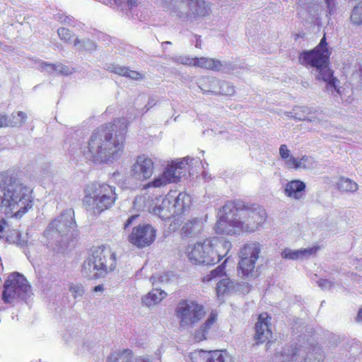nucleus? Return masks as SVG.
Segmentation results:
<instances>
[{"instance_id": "f257e3e1", "label": "nucleus", "mask_w": 362, "mask_h": 362, "mask_svg": "<svg viewBox=\"0 0 362 362\" xmlns=\"http://www.w3.org/2000/svg\"><path fill=\"white\" fill-rule=\"evenodd\" d=\"M127 122L124 118L115 119L95 129L86 146L83 156L90 160L112 163L124 153Z\"/></svg>"}, {"instance_id": "f03ea898", "label": "nucleus", "mask_w": 362, "mask_h": 362, "mask_svg": "<svg viewBox=\"0 0 362 362\" xmlns=\"http://www.w3.org/2000/svg\"><path fill=\"white\" fill-rule=\"evenodd\" d=\"M266 217L265 210L259 205L248 206L241 200L228 202L220 209L214 230L217 234L228 235L252 233L262 226Z\"/></svg>"}, {"instance_id": "7ed1b4c3", "label": "nucleus", "mask_w": 362, "mask_h": 362, "mask_svg": "<svg viewBox=\"0 0 362 362\" xmlns=\"http://www.w3.org/2000/svg\"><path fill=\"white\" fill-rule=\"evenodd\" d=\"M32 207V189L11 177L0 175V210L21 217Z\"/></svg>"}, {"instance_id": "20e7f679", "label": "nucleus", "mask_w": 362, "mask_h": 362, "mask_svg": "<svg viewBox=\"0 0 362 362\" xmlns=\"http://www.w3.org/2000/svg\"><path fill=\"white\" fill-rule=\"evenodd\" d=\"M330 52L327 48L326 37L324 36L319 45L313 50L303 51L299 56V62L304 66L315 69V76L317 81H322L327 84V89L333 93L336 91L340 94L339 81L333 77V72L328 67Z\"/></svg>"}, {"instance_id": "39448f33", "label": "nucleus", "mask_w": 362, "mask_h": 362, "mask_svg": "<svg viewBox=\"0 0 362 362\" xmlns=\"http://www.w3.org/2000/svg\"><path fill=\"white\" fill-rule=\"evenodd\" d=\"M230 247V242L214 238L189 245L185 253L194 264L214 265L228 254Z\"/></svg>"}, {"instance_id": "423d86ee", "label": "nucleus", "mask_w": 362, "mask_h": 362, "mask_svg": "<svg viewBox=\"0 0 362 362\" xmlns=\"http://www.w3.org/2000/svg\"><path fill=\"white\" fill-rule=\"evenodd\" d=\"M117 199L115 188L106 183H91L85 189L83 204L93 214H100L110 209Z\"/></svg>"}, {"instance_id": "0eeeda50", "label": "nucleus", "mask_w": 362, "mask_h": 362, "mask_svg": "<svg viewBox=\"0 0 362 362\" xmlns=\"http://www.w3.org/2000/svg\"><path fill=\"white\" fill-rule=\"evenodd\" d=\"M324 354L318 346L305 343L292 344L275 354L274 362H322Z\"/></svg>"}, {"instance_id": "6e6552de", "label": "nucleus", "mask_w": 362, "mask_h": 362, "mask_svg": "<svg viewBox=\"0 0 362 362\" xmlns=\"http://www.w3.org/2000/svg\"><path fill=\"white\" fill-rule=\"evenodd\" d=\"M205 315L204 306L192 300H180L175 309L180 327L183 329L194 326Z\"/></svg>"}, {"instance_id": "1a4fd4ad", "label": "nucleus", "mask_w": 362, "mask_h": 362, "mask_svg": "<svg viewBox=\"0 0 362 362\" xmlns=\"http://www.w3.org/2000/svg\"><path fill=\"white\" fill-rule=\"evenodd\" d=\"M175 194H177L175 191L168 192L159 206H153L152 201L146 195L137 196L134 201L133 206L137 211H148L162 219H169L172 216H175L172 203V200L175 199Z\"/></svg>"}, {"instance_id": "9d476101", "label": "nucleus", "mask_w": 362, "mask_h": 362, "mask_svg": "<svg viewBox=\"0 0 362 362\" xmlns=\"http://www.w3.org/2000/svg\"><path fill=\"white\" fill-rule=\"evenodd\" d=\"M2 299L6 303H12L18 299L25 300L30 293V286L19 273H13L4 283Z\"/></svg>"}, {"instance_id": "9b49d317", "label": "nucleus", "mask_w": 362, "mask_h": 362, "mask_svg": "<svg viewBox=\"0 0 362 362\" xmlns=\"http://www.w3.org/2000/svg\"><path fill=\"white\" fill-rule=\"evenodd\" d=\"M194 160H195L194 158L187 156L180 160L172 162V164L166 166L162 174L146 184L143 189L160 188L170 183L177 182L181 177L180 170Z\"/></svg>"}, {"instance_id": "f8f14e48", "label": "nucleus", "mask_w": 362, "mask_h": 362, "mask_svg": "<svg viewBox=\"0 0 362 362\" xmlns=\"http://www.w3.org/2000/svg\"><path fill=\"white\" fill-rule=\"evenodd\" d=\"M260 252L261 245L257 242L247 243L240 249L238 273L243 278L250 279L255 276V264Z\"/></svg>"}, {"instance_id": "ddd939ff", "label": "nucleus", "mask_w": 362, "mask_h": 362, "mask_svg": "<svg viewBox=\"0 0 362 362\" xmlns=\"http://www.w3.org/2000/svg\"><path fill=\"white\" fill-rule=\"evenodd\" d=\"M74 212L72 209H67L62 212L49 225L45 233L48 238L57 239L64 236L73 228L76 224Z\"/></svg>"}, {"instance_id": "4468645a", "label": "nucleus", "mask_w": 362, "mask_h": 362, "mask_svg": "<svg viewBox=\"0 0 362 362\" xmlns=\"http://www.w3.org/2000/svg\"><path fill=\"white\" fill-rule=\"evenodd\" d=\"M156 238V230L151 225L144 223L133 228L128 240L133 245L144 248L151 245Z\"/></svg>"}, {"instance_id": "2eb2a0df", "label": "nucleus", "mask_w": 362, "mask_h": 362, "mask_svg": "<svg viewBox=\"0 0 362 362\" xmlns=\"http://www.w3.org/2000/svg\"><path fill=\"white\" fill-rule=\"evenodd\" d=\"M180 18H197L208 16L210 8L204 0H185L177 11Z\"/></svg>"}, {"instance_id": "dca6fc26", "label": "nucleus", "mask_w": 362, "mask_h": 362, "mask_svg": "<svg viewBox=\"0 0 362 362\" xmlns=\"http://www.w3.org/2000/svg\"><path fill=\"white\" fill-rule=\"evenodd\" d=\"M199 86L204 93L233 95L235 93V88L230 83L221 81L215 77L201 78Z\"/></svg>"}, {"instance_id": "f3484780", "label": "nucleus", "mask_w": 362, "mask_h": 362, "mask_svg": "<svg viewBox=\"0 0 362 362\" xmlns=\"http://www.w3.org/2000/svg\"><path fill=\"white\" fill-rule=\"evenodd\" d=\"M94 252L90 249L88 257L84 260L82 265V275L89 279H96L105 276L107 273V265L103 262H98Z\"/></svg>"}, {"instance_id": "a211bd4d", "label": "nucleus", "mask_w": 362, "mask_h": 362, "mask_svg": "<svg viewBox=\"0 0 362 362\" xmlns=\"http://www.w3.org/2000/svg\"><path fill=\"white\" fill-rule=\"evenodd\" d=\"M153 169L154 163L151 158L145 155H141L137 156L131 167V176L134 180L144 181L152 176Z\"/></svg>"}, {"instance_id": "6ab92c4d", "label": "nucleus", "mask_w": 362, "mask_h": 362, "mask_svg": "<svg viewBox=\"0 0 362 362\" xmlns=\"http://www.w3.org/2000/svg\"><path fill=\"white\" fill-rule=\"evenodd\" d=\"M192 362H234L226 351L196 350L190 354Z\"/></svg>"}, {"instance_id": "aec40b11", "label": "nucleus", "mask_w": 362, "mask_h": 362, "mask_svg": "<svg viewBox=\"0 0 362 362\" xmlns=\"http://www.w3.org/2000/svg\"><path fill=\"white\" fill-rule=\"evenodd\" d=\"M92 250L94 252L95 258H98V262H103L107 265V273L112 272L117 264L115 253L110 247L101 245L93 247Z\"/></svg>"}, {"instance_id": "412c9836", "label": "nucleus", "mask_w": 362, "mask_h": 362, "mask_svg": "<svg viewBox=\"0 0 362 362\" xmlns=\"http://www.w3.org/2000/svg\"><path fill=\"white\" fill-rule=\"evenodd\" d=\"M268 318L269 315L267 313H261L255 325V339L259 343L267 341L272 336V331L269 327Z\"/></svg>"}, {"instance_id": "4be33fe9", "label": "nucleus", "mask_w": 362, "mask_h": 362, "mask_svg": "<svg viewBox=\"0 0 362 362\" xmlns=\"http://www.w3.org/2000/svg\"><path fill=\"white\" fill-rule=\"evenodd\" d=\"M319 247L314 246L308 248L291 250L285 248L281 253L283 259L290 260H304L315 255L318 250Z\"/></svg>"}, {"instance_id": "5701e85b", "label": "nucleus", "mask_w": 362, "mask_h": 362, "mask_svg": "<svg viewBox=\"0 0 362 362\" xmlns=\"http://www.w3.org/2000/svg\"><path fill=\"white\" fill-rule=\"evenodd\" d=\"M218 315L215 312H211L205 322L196 330L194 338L197 341H203L207 338L210 330L216 328Z\"/></svg>"}, {"instance_id": "b1692460", "label": "nucleus", "mask_w": 362, "mask_h": 362, "mask_svg": "<svg viewBox=\"0 0 362 362\" xmlns=\"http://www.w3.org/2000/svg\"><path fill=\"white\" fill-rule=\"evenodd\" d=\"M305 184L300 180H294L288 182L284 188L285 194L295 199H300L304 196Z\"/></svg>"}, {"instance_id": "393cba45", "label": "nucleus", "mask_w": 362, "mask_h": 362, "mask_svg": "<svg viewBox=\"0 0 362 362\" xmlns=\"http://www.w3.org/2000/svg\"><path fill=\"white\" fill-rule=\"evenodd\" d=\"M194 66L218 71L224 69L227 66V63L221 62V61L213 58L202 57L199 58L195 57Z\"/></svg>"}, {"instance_id": "a878e982", "label": "nucleus", "mask_w": 362, "mask_h": 362, "mask_svg": "<svg viewBox=\"0 0 362 362\" xmlns=\"http://www.w3.org/2000/svg\"><path fill=\"white\" fill-rule=\"evenodd\" d=\"M175 216H179L186 211L190 206L192 200L189 194L185 192L175 194V199L172 200Z\"/></svg>"}, {"instance_id": "bb28decb", "label": "nucleus", "mask_w": 362, "mask_h": 362, "mask_svg": "<svg viewBox=\"0 0 362 362\" xmlns=\"http://www.w3.org/2000/svg\"><path fill=\"white\" fill-rule=\"evenodd\" d=\"M203 226L202 218H194L184 224L181 233L185 237H192L199 234L203 229Z\"/></svg>"}, {"instance_id": "cd10ccee", "label": "nucleus", "mask_w": 362, "mask_h": 362, "mask_svg": "<svg viewBox=\"0 0 362 362\" xmlns=\"http://www.w3.org/2000/svg\"><path fill=\"white\" fill-rule=\"evenodd\" d=\"M107 70L115 74L129 78L133 80H139L143 78V75L138 71L130 70L126 66L117 64H110L107 67Z\"/></svg>"}, {"instance_id": "c85d7f7f", "label": "nucleus", "mask_w": 362, "mask_h": 362, "mask_svg": "<svg viewBox=\"0 0 362 362\" xmlns=\"http://www.w3.org/2000/svg\"><path fill=\"white\" fill-rule=\"evenodd\" d=\"M133 355L132 351L129 349L122 351L113 353L108 358L107 362H132ZM135 362H151L145 357H139L136 358Z\"/></svg>"}, {"instance_id": "c756f323", "label": "nucleus", "mask_w": 362, "mask_h": 362, "mask_svg": "<svg viewBox=\"0 0 362 362\" xmlns=\"http://www.w3.org/2000/svg\"><path fill=\"white\" fill-rule=\"evenodd\" d=\"M167 293L161 289L153 288L143 298V303L148 307L153 306L158 304L166 298Z\"/></svg>"}, {"instance_id": "7c9ffc66", "label": "nucleus", "mask_w": 362, "mask_h": 362, "mask_svg": "<svg viewBox=\"0 0 362 362\" xmlns=\"http://www.w3.org/2000/svg\"><path fill=\"white\" fill-rule=\"evenodd\" d=\"M288 117L298 120H306L308 115L311 114V110L306 106H296L290 112H284Z\"/></svg>"}, {"instance_id": "2f4dec72", "label": "nucleus", "mask_w": 362, "mask_h": 362, "mask_svg": "<svg viewBox=\"0 0 362 362\" xmlns=\"http://www.w3.org/2000/svg\"><path fill=\"white\" fill-rule=\"evenodd\" d=\"M286 165L288 168H310L313 167V160L308 156H303L300 159L291 156L286 160Z\"/></svg>"}, {"instance_id": "473e14b6", "label": "nucleus", "mask_w": 362, "mask_h": 362, "mask_svg": "<svg viewBox=\"0 0 362 362\" xmlns=\"http://www.w3.org/2000/svg\"><path fill=\"white\" fill-rule=\"evenodd\" d=\"M233 291H235V284L228 278H224L217 284L216 293L218 297Z\"/></svg>"}, {"instance_id": "72a5a7b5", "label": "nucleus", "mask_w": 362, "mask_h": 362, "mask_svg": "<svg viewBox=\"0 0 362 362\" xmlns=\"http://www.w3.org/2000/svg\"><path fill=\"white\" fill-rule=\"evenodd\" d=\"M337 188L341 192H354L358 189V184L350 178L341 177L337 182Z\"/></svg>"}, {"instance_id": "f704fd0d", "label": "nucleus", "mask_w": 362, "mask_h": 362, "mask_svg": "<svg viewBox=\"0 0 362 362\" xmlns=\"http://www.w3.org/2000/svg\"><path fill=\"white\" fill-rule=\"evenodd\" d=\"M103 2L111 7L120 8L124 10L125 7L132 8L136 4V0H103Z\"/></svg>"}, {"instance_id": "c9c22d12", "label": "nucleus", "mask_w": 362, "mask_h": 362, "mask_svg": "<svg viewBox=\"0 0 362 362\" xmlns=\"http://www.w3.org/2000/svg\"><path fill=\"white\" fill-rule=\"evenodd\" d=\"M28 117L25 112L18 111L13 112L8 118V126L9 127H21L25 123Z\"/></svg>"}, {"instance_id": "e433bc0d", "label": "nucleus", "mask_w": 362, "mask_h": 362, "mask_svg": "<svg viewBox=\"0 0 362 362\" xmlns=\"http://www.w3.org/2000/svg\"><path fill=\"white\" fill-rule=\"evenodd\" d=\"M42 68L47 71H57L64 75H69L72 73L71 69L62 64H52L44 63V66H42Z\"/></svg>"}, {"instance_id": "4c0bfd02", "label": "nucleus", "mask_w": 362, "mask_h": 362, "mask_svg": "<svg viewBox=\"0 0 362 362\" xmlns=\"http://www.w3.org/2000/svg\"><path fill=\"white\" fill-rule=\"evenodd\" d=\"M225 267L223 265L217 267L215 269L212 270L209 274L204 275L202 281L204 283H210L212 281H216L218 278L223 276L225 274Z\"/></svg>"}, {"instance_id": "58836bf2", "label": "nucleus", "mask_w": 362, "mask_h": 362, "mask_svg": "<svg viewBox=\"0 0 362 362\" xmlns=\"http://www.w3.org/2000/svg\"><path fill=\"white\" fill-rule=\"evenodd\" d=\"M350 21L355 25H362V1L356 4L351 10Z\"/></svg>"}, {"instance_id": "ea45409f", "label": "nucleus", "mask_w": 362, "mask_h": 362, "mask_svg": "<svg viewBox=\"0 0 362 362\" xmlns=\"http://www.w3.org/2000/svg\"><path fill=\"white\" fill-rule=\"evenodd\" d=\"M74 46L79 51L92 50L95 49V43L89 39L79 40L76 38L74 42Z\"/></svg>"}, {"instance_id": "a19ab883", "label": "nucleus", "mask_w": 362, "mask_h": 362, "mask_svg": "<svg viewBox=\"0 0 362 362\" xmlns=\"http://www.w3.org/2000/svg\"><path fill=\"white\" fill-rule=\"evenodd\" d=\"M172 59L175 63L187 65L189 66H194L195 65V57L192 58L186 55H179L174 56Z\"/></svg>"}, {"instance_id": "79ce46f5", "label": "nucleus", "mask_w": 362, "mask_h": 362, "mask_svg": "<svg viewBox=\"0 0 362 362\" xmlns=\"http://www.w3.org/2000/svg\"><path fill=\"white\" fill-rule=\"evenodd\" d=\"M57 34L59 38L65 42L71 43L72 42L74 35L69 29L65 28H59L57 30Z\"/></svg>"}, {"instance_id": "37998d69", "label": "nucleus", "mask_w": 362, "mask_h": 362, "mask_svg": "<svg viewBox=\"0 0 362 362\" xmlns=\"http://www.w3.org/2000/svg\"><path fill=\"white\" fill-rule=\"evenodd\" d=\"M69 291L74 298L82 297L85 292L84 288L81 284H71L69 286Z\"/></svg>"}, {"instance_id": "c03bdc74", "label": "nucleus", "mask_w": 362, "mask_h": 362, "mask_svg": "<svg viewBox=\"0 0 362 362\" xmlns=\"http://www.w3.org/2000/svg\"><path fill=\"white\" fill-rule=\"evenodd\" d=\"M279 155L282 159L285 160L286 162L291 157L290 151L288 149L287 146L286 144H281L280 146Z\"/></svg>"}, {"instance_id": "a18cd8bd", "label": "nucleus", "mask_w": 362, "mask_h": 362, "mask_svg": "<svg viewBox=\"0 0 362 362\" xmlns=\"http://www.w3.org/2000/svg\"><path fill=\"white\" fill-rule=\"evenodd\" d=\"M306 120L313 123L315 126H317L318 124H322V119L321 118V115L318 114V113L316 114L315 115H312L311 114L308 115Z\"/></svg>"}, {"instance_id": "49530a36", "label": "nucleus", "mask_w": 362, "mask_h": 362, "mask_svg": "<svg viewBox=\"0 0 362 362\" xmlns=\"http://www.w3.org/2000/svg\"><path fill=\"white\" fill-rule=\"evenodd\" d=\"M56 20L58 21H60L62 23L67 24V25H71L74 22V19L67 16H64L62 14H57L55 17Z\"/></svg>"}, {"instance_id": "de8ad7c7", "label": "nucleus", "mask_w": 362, "mask_h": 362, "mask_svg": "<svg viewBox=\"0 0 362 362\" xmlns=\"http://www.w3.org/2000/svg\"><path fill=\"white\" fill-rule=\"evenodd\" d=\"M317 284L322 289H328L332 286V282L327 279H320Z\"/></svg>"}, {"instance_id": "09e8293b", "label": "nucleus", "mask_w": 362, "mask_h": 362, "mask_svg": "<svg viewBox=\"0 0 362 362\" xmlns=\"http://www.w3.org/2000/svg\"><path fill=\"white\" fill-rule=\"evenodd\" d=\"M8 126V117L6 115L0 114V128Z\"/></svg>"}, {"instance_id": "8fccbe9b", "label": "nucleus", "mask_w": 362, "mask_h": 362, "mask_svg": "<svg viewBox=\"0 0 362 362\" xmlns=\"http://www.w3.org/2000/svg\"><path fill=\"white\" fill-rule=\"evenodd\" d=\"M7 227L8 224L6 221L3 218L0 217V238L3 235Z\"/></svg>"}, {"instance_id": "3c124183", "label": "nucleus", "mask_w": 362, "mask_h": 362, "mask_svg": "<svg viewBox=\"0 0 362 362\" xmlns=\"http://www.w3.org/2000/svg\"><path fill=\"white\" fill-rule=\"evenodd\" d=\"M103 291H104V287L101 284L98 285L93 288V291L95 293H98V292L102 293Z\"/></svg>"}, {"instance_id": "603ef678", "label": "nucleus", "mask_w": 362, "mask_h": 362, "mask_svg": "<svg viewBox=\"0 0 362 362\" xmlns=\"http://www.w3.org/2000/svg\"><path fill=\"white\" fill-rule=\"evenodd\" d=\"M136 217H137V216H136H136H132L131 217H129V218L127 219V222H126V223H125V225H124V228H127L129 226H130V225L132 224V223L133 220H134V219H135Z\"/></svg>"}, {"instance_id": "864d4df0", "label": "nucleus", "mask_w": 362, "mask_h": 362, "mask_svg": "<svg viewBox=\"0 0 362 362\" xmlns=\"http://www.w3.org/2000/svg\"><path fill=\"white\" fill-rule=\"evenodd\" d=\"M325 4H327V8L329 10V13H331L332 10V6H333L332 0H325Z\"/></svg>"}, {"instance_id": "5fc2aeb1", "label": "nucleus", "mask_w": 362, "mask_h": 362, "mask_svg": "<svg viewBox=\"0 0 362 362\" xmlns=\"http://www.w3.org/2000/svg\"><path fill=\"white\" fill-rule=\"evenodd\" d=\"M195 47L201 49V37L200 36H196Z\"/></svg>"}, {"instance_id": "6e6d98bb", "label": "nucleus", "mask_w": 362, "mask_h": 362, "mask_svg": "<svg viewBox=\"0 0 362 362\" xmlns=\"http://www.w3.org/2000/svg\"><path fill=\"white\" fill-rule=\"evenodd\" d=\"M357 321L362 322V309L359 310L357 315Z\"/></svg>"}, {"instance_id": "4d7b16f0", "label": "nucleus", "mask_w": 362, "mask_h": 362, "mask_svg": "<svg viewBox=\"0 0 362 362\" xmlns=\"http://www.w3.org/2000/svg\"><path fill=\"white\" fill-rule=\"evenodd\" d=\"M148 105H150L151 107L155 105L153 100H149Z\"/></svg>"}, {"instance_id": "13d9d810", "label": "nucleus", "mask_w": 362, "mask_h": 362, "mask_svg": "<svg viewBox=\"0 0 362 362\" xmlns=\"http://www.w3.org/2000/svg\"><path fill=\"white\" fill-rule=\"evenodd\" d=\"M158 279L161 282H163L165 281H168V278L167 277L165 278V279H164L163 276H160Z\"/></svg>"}, {"instance_id": "bf43d9fd", "label": "nucleus", "mask_w": 362, "mask_h": 362, "mask_svg": "<svg viewBox=\"0 0 362 362\" xmlns=\"http://www.w3.org/2000/svg\"><path fill=\"white\" fill-rule=\"evenodd\" d=\"M359 74L362 76V64H360Z\"/></svg>"}, {"instance_id": "052dcab7", "label": "nucleus", "mask_w": 362, "mask_h": 362, "mask_svg": "<svg viewBox=\"0 0 362 362\" xmlns=\"http://www.w3.org/2000/svg\"><path fill=\"white\" fill-rule=\"evenodd\" d=\"M171 42H168V41H166L165 42L163 43V45H165V44H170Z\"/></svg>"}]
</instances>
